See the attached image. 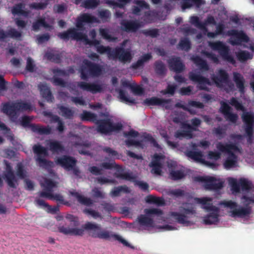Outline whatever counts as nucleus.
<instances>
[{"label":"nucleus","mask_w":254,"mask_h":254,"mask_svg":"<svg viewBox=\"0 0 254 254\" xmlns=\"http://www.w3.org/2000/svg\"><path fill=\"white\" fill-rule=\"evenodd\" d=\"M39 195L41 197L48 198L50 199H55L60 202L64 201V198L63 196L58 194H53L50 192L41 191L39 192Z\"/></svg>","instance_id":"47"},{"label":"nucleus","mask_w":254,"mask_h":254,"mask_svg":"<svg viewBox=\"0 0 254 254\" xmlns=\"http://www.w3.org/2000/svg\"><path fill=\"white\" fill-rule=\"evenodd\" d=\"M119 97L122 102H128L131 104H135V101L134 99L129 98L127 96L125 91L120 89L119 92Z\"/></svg>","instance_id":"56"},{"label":"nucleus","mask_w":254,"mask_h":254,"mask_svg":"<svg viewBox=\"0 0 254 254\" xmlns=\"http://www.w3.org/2000/svg\"><path fill=\"white\" fill-rule=\"evenodd\" d=\"M192 130L189 129H186L182 131H177L175 133V137L177 138L181 137H187L188 138H191L193 137Z\"/></svg>","instance_id":"57"},{"label":"nucleus","mask_w":254,"mask_h":254,"mask_svg":"<svg viewBox=\"0 0 254 254\" xmlns=\"http://www.w3.org/2000/svg\"><path fill=\"white\" fill-rule=\"evenodd\" d=\"M82 229L85 230L88 235L93 238L105 240L114 239L123 244L124 246L133 249L126 240L123 239L120 235L112 231L102 229L100 224L91 222H87L82 226Z\"/></svg>","instance_id":"1"},{"label":"nucleus","mask_w":254,"mask_h":254,"mask_svg":"<svg viewBox=\"0 0 254 254\" xmlns=\"http://www.w3.org/2000/svg\"><path fill=\"white\" fill-rule=\"evenodd\" d=\"M229 78L228 73L223 69H219L217 72V75L213 74L211 76V80L217 87H221L223 83L228 82Z\"/></svg>","instance_id":"28"},{"label":"nucleus","mask_w":254,"mask_h":254,"mask_svg":"<svg viewBox=\"0 0 254 254\" xmlns=\"http://www.w3.org/2000/svg\"><path fill=\"white\" fill-rule=\"evenodd\" d=\"M190 20L191 23L198 28L202 30L207 31V28L205 25V24H203V22H200L197 16H192L190 17Z\"/></svg>","instance_id":"54"},{"label":"nucleus","mask_w":254,"mask_h":254,"mask_svg":"<svg viewBox=\"0 0 254 254\" xmlns=\"http://www.w3.org/2000/svg\"><path fill=\"white\" fill-rule=\"evenodd\" d=\"M41 27L47 28H50L51 26L45 21L44 18H40L32 24V29L35 31H38Z\"/></svg>","instance_id":"51"},{"label":"nucleus","mask_w":254,"mask_h":254,"mask_svg":"<svg viewBox=\"0 0 254 254\" xmlns=\"http://www.w3.org/2000/svg\"><path fill=\"white\" fill-rule=\"evenodd\" d=\"M241 199L243 200V203L245 207H240L237 208L238 204L236 202L232 200H224L221 202L225 207L229 208L231 211V216L235 217L244 218L248 216L251 213L252 207L249 205L254 203V196L248 197L246 195H243Z\"/></svg>","instance_id":"2"},{"label":"nucleus","mask_w":254,"mask_h":254,"mask_svg":"<svg viewBox=\"0 0 254 254\" xmlns=\"http://www.w3.org/2000/svg\"><path fill=\"white\" fill-rule=\"evenodd\" d=\"M99 166L101 168L97 166H91L89 168L88 170L93 175L98 176L103 174L102 169L111 170L113 168H117V165H116L114 161L103 162L101 163Z\"/></svg>","instance_id":"27"},{"label":"nucleus","mask_w":254,"mask_h":254,"mask_svg":"<svg viewBox=\"0 0 254 254\" xmlns=\"http://www.w3.org/2000/svg\"><path fill=\"white\" fill-rule=\"evenodd\" d=\"M41 186L43 188L42 191L52 193L53 189L56 187V184L51 179H45L44 182L41 183Z\"/></svg>","instance_id":"44"},{"label":"nucleus","mask_w":254,"mask_h":254,"mask_svg":"<svg viewBox=\"0 0 254 254\" xmlns=\"http://www.w3.org/2000/svg\"><path fill=\"white\" fill-rule=\"evenodd\" d=\"M191 60L201 71H207L209 70V67L206 61L199 56H193Z\"/></svg>","instance_id":"33"},{"label":"nucleus","mask_w":254,"mask_h":254,"mask_svg":"<svg viewBox=\"0 0 254 254\" xmlns=\"http://www.w3.org/2000/svg\"><path fill=\"white\" fill-rule=\"evenodd\" d=\"M120 24L122 30L127 33L136 32L141 27V23L136 20H123Z\"/></svg>","instance_id":"25"},{"label":"nucleus","mask_w":254,"mask_h":254,"mask_svg":"<svg viewBox=\"0 0 254 254\" xmlns=\"http://www.w3.org/2000/svg\"><path fill=\"white\" fill-rule=\"evenodd\" d=\"M227 35L233 37L230 41L233 46L240 45L242 42L247 43L249 41V38L243 31L231 29L227 31Z\"/></svg>","instance_id":"18"},{"label":"nucleus","mask_w":254,"mask_h":254,"mask_svg":"<svg viewBox=\"0 0 254 254\" xmlns=\"http://www.w3.org/2000/svg\"><path fill=\"white\" fill-rule=\"evenodd\" d=\"M6 35L7 37H10L13 39H18L22 36L21 32H19L14 28H10L6 31Z\"/></svg>","instance_id":"62"},{"label":"nucleus","mask_w":254,"mask_h":254,"mask_svg":"<svg viewBox=\"0 0 254 254\" xmlns=\"http://www.w3.org/2000/svg\"><path fill=\"white\" fill-rule=\"evenodd\" d=\"M170 69L176 73L183 71L185 68L180 57H173L168 61Z\"/></svg>","instance_id":"29"},{"label":"nucleus","mask_w":254,"mask_h":254,"mask_svg":"<svg viewBox=\"0 0 254 254\" xmlns=\"http://www.w3.org/2000/svg\"><path fill=\"white\" fill-rule=\"evenodd\" d=\"M112 50L109 46H104L103 45L96 46V51L98 53L100 54L106 53L110 58H112Z\"/></svg>","instance_id":"53"},{"label":"nucleus","mask_w":254,"mask_h":254,"mask_svg":"<svg viewBox=\"0 0 254 254\" xmlns=\"http://www.w3.org/2000/svg\"><path fill=\"white\" fill-rule=\"evenodd\" d=\"M154 70L159 76H164L167 72L165 64L160 60L156 61L154 64Z\"/></svg>","instance_id":"40"},{"label":"nucleus","mask_w":254,"mask_h":254,"mask_svg":"<svg viewBox=\"0 0 254 254\" xmlns=\"http://www.w3.org/2000/svg\"><path fill=\"white\" fill-rule=\"evenodd\" d=\"M48 148L40 144H35L33 146V151L36 155V161L39 166L43 168L50 169L53 167L54 163L44 158L48 156Z\"/></svg>","instance_id":"10"},{"label":"nucleus","mask_w":254,"mask_h":254,"mask_svg":"<svg viewBox=\"0 0 254 254\" xmlns=\"http://www.w3.org/2000/svg\"><path fill=\"white\" fill-rule=\"evenodd\" d=\"M112 58L118 59L122 63L130 62L132 59L131 50L130 48L116 47L112 50Z\"/></svg>","instance_id":"13"},{"label":"nucleus","mask_w":254,"mask_h":254,"mask_svg":"<svg viewBox=\"0 0 254 254\" xmlns=\"http://www.w3.org/2000/svg\"><path fill=\"white\" fill-rule=\"evenodd\" d=\"M171 102V99H163L157 97H152L145 99L143 103L148 106H159L167 110L170 108V104Z\"/></svg>","instance_id":"21"},{"label":"nucleus","mask_w":254,"mask_h":254,"mask_svg":"<svg viewBox=\"0 0 254 254\" xmlns=\"http://www.w3.org/2000/svg\"><path fill=\"white\" fill-rule=\"evenodd\" d=\"M189 78L192 81L197 83V87L199 90L209 91L207 85H211V83L208 78L192 72H190Z\"/></svg>","instance_id":"19"},{"label":"nucleus","mask_w":254,"mask_h":254,"mask_svg":"<svg viewBox=\"0 0 254 254\" xmlns=\"http://www.w3.org/2000/svg\"><path fill=\"white\" fill-rule=\"evenodd\" d=\"M231 110V107L228 104L224 102H221L220 112L227 121L234 124L236 123L238 116L236 114L232 113Z\"/></svg>","instance_id":"26"},{"label":"nucleus","mask_w":254,"mask_h":254,"mask_svg":"<svg viewBox=\"0 0 254 254\" xmlns=\"http://www.w3.org/2000/svg\"><path fill=\"white\" fill-rule=\"evenodd\" d=\"M185 154L187 157L196 162H203L204 161V160L202 159L203 154L201 151L189 150L187 151Z\"/></svg>","instance_id":"43"},{"label":"nucleus","mask_w":254,"mask_h":254,"mask_svg":"<svg viewBox=\"0 0 254 254\" xmlns=\"http://www.w3.org/2000/svg\"><path fill=\"white\" fill-rule=\"evenodd\" d=\"M59 110V114L61 116L67 119H72L74 112L68 107L61 105H58L57 106Z\"/></svg>","instance_id":"38"},{"label":"nucleus","mask_w":254,"mask_h":254,"mask_svg":"<svg viewBox=\"0 0 254 254\" xmlns=\"http://www.w3.org/2000/svg\"><path fill=\"white\" fill-rule=\"evenodd\" d=\"M229 183L234 192H240V187L243 190L245 191H249L252 189V183L245 178H241L238 183L235 179L231 178L229 179Z\"/></svg>","instance_id":"17"},{"label":"nucleus","mask_w":254,"mask_h":254,"mask_svg":"<svg viewBox=\"0 0 254 254\" xmlns=\"http://www.w3.org/2000/svg\"><path fill=\"white\" fill-rule=\"evenodd\" d=\"M58 36L61 39L64 40H68L69 38L77 41L83 40L86 44L94 46L96 48V46H99L100 44V41L97 39L92 40L88 39L86 35L82 32H77L75 28H70L66 31L59 33Z\"/></svg>","instance_id":"7"},{"label":"nucleus","mask_w":254,"mask_h":254,"mask_svg":"<svg viewBox=\"0 0 254 254\" xmlns=\"http://www.w3.org/2000/svg\"><path fill=\"white\" fill-rule=\"evenodd\" d=\"M117 178L122 179L123 180H127L135 182L136 177L133 176L131 173H120L117 175Z\"/></svg>","instance_id":"63"},{"label":"nucleus","mask_w":254,"mask_h":254,"mask_svg":"<svg viewBox=\"0 0 254 254\" xmlns=\"http://www.w3.org/2000/svg\"><path fill=\"white\" fill-rule=\"evenodd\" d=\"M233 80L236 83L237 87L239 89V91L241 93H244L245 90V79L243 75L238 72H234Z\"/></svg>","instance_id":"37"},{"label":"nucleus","mask_w":254,"mask_h":254,"mask_svg":"<svg viewBox=\"0 0 254 254\" xmlns=\"http://www.w3.org/2000/svg\"><path fill=\"white\" fill-rule=\"evenodd\" d=\"M97 21V18L94 16L88 13H83L77 17L75 26L78 30H83L85 23H93Z\"/></svg>","instance_id":"23"},{"label":"nucleus","mask_w":254,"mask_h":254,"mask_svg":"<svg viewBox=\"0 0 254 254\" xmlns=\"http://www.w3.org/2000/svg\"><path fill=\"white\" fill-rule=\"evenodd\" d=\"M103 68L102 65L87 59L83 61L79 68L80 77L84 80L90 77H98L103 74Z\"/></svg>","instance_id":"4"},{"label":"nucleus","mask_w":254,"mask_h":254,"mask_svg":"<svg viewBox=\"0 0 254 254\" xmlns=\"http://www.w3.org/2000/svg\"><path fill=\"white\" fill-rule=\"evenodd\" d=\"M31 110L30 103L17 100L15 102L3 104L2 111L11 119H15L18 112Z\"/></svg>","instance_id":"5"},{"label":"nucleus","mask_w":254,"mask_h":254,"mask_svg":"<svg viewBox=\"0 0 254 254\" xmlns=\"http://www.w3.org/2000/svg\"><path fill=\"white\" fill-rule=\"evenodd\" d=\"M48 149L53 154H59L64 150V147L59 141L55 140H48L47 141Z\"/></svg>","instance_id":"30"},{"label":"nucleus","mask_w":254,"mask_h":254,"mask_svg":"<svg viewBox=\"0 0 254 254\" xmlns=\"http://www.w3.org/2000/svg\"><path fill=\"white\" fill-rule=\"evenodd\" d=\"M96 125L97 131L106 135L113 132H118L122 130L123 127L121 123H114L110 119L98 120Z\"/></svg>","instance_id":"9"},{"label":"nucleus","mask_w":254,"mask_h":254,"mask_svg":"<svg viewBox=\"0 0 254 254\" xmlns=\"http://www.w3.org/2000/svg\"><path fill=\"white\" fill-rule=\"evenodd\" d=\"M100 35L104 39L109 42H114L117 39V38L112 36L109 34V29L107 28H100L99 30Z\"/></svg>","instance_id":"52"},{"label":"nucleus","mask_w":254,"mask_h":254,"mask_svg":"<svg viewBox=\"0 0 254 254\" xmlns=\"http://www.w3.org/2000/svg\"><path fill=\"white\" fill-rule=\"evenodd\" d=\"M77 161L73 157L68 155H63L58 157L55 163L57 165H60L67 171H70L72 167L76 165Z\"/></svg>","instance_id":"22"},{"label":"nucleus","mask_w":254,"mask_h":254,"mask_svg":"<svg viewBox=\"0 0 254 254\" xmlns=\"http://www.w3.org/2000/svg\"><path fill=\"white\" fill-rule=\"evenodd\" d=\"M180 211L181 212H171V216L179 224L188 225L190 224V221L188 220L189 216L194 215L196 213L195 210L193 208L182 207Z\"/></svg>","instance_id":"15"},{"label":"nucleus","mask_w":254,"mask_h":254,"mask_svg":"<svg viewBox=\"0 0 254 254\" xmlns=\"http://www.w3.org/2000/svg\"><path fill=\"white\" fill-rule=\"evenodd\" d=\"M98 15L104 22L109 21L111 17V13L108 9L102 10L99 11Z\"/></svg>","instance_id":"61"},{"label":"nucleus","mask_w":254,"mask_h":254,"mask_svg":"<svg viewBox=\"0 0 254 254\" xmlns=\"http://www.w3.org/2000/svg\"><path fill=\"white\" fill-rule=\"evenodd\" d=\"M213 134L216 135L219 139L224 137L226 134V129L220 127H215L212 130Z\"/></svg>","instance_id":"64"},{"label":"nucleus","mask_w":254,"mask_h":254,"mask_svg":"<svg viewBox=\"0 0 254 254\" xmlns=\"http://www.w3.org/2000/svg\"><path fill=\"white\" fill-rule=\"evenodd\" d=\"M137 6H133L132 8V13L136 15H139L141 8L149 9V5L143 0H137L135 2Z\"/></svg>","instance_id":"41"},{"label":"nucleus","mask_w":254,"mask_h":254,"mask_svg":"<svg viewBox=\"0 0 254 254\" xmlns=\"http://www.w3.org/2000/svg\"><path fill=\"white\" fill-rule=\"evenodd\" d=\"M141 33L145 36L151 38H156L159 35V30L156 28L143 30Z\"/></svg>","instance_id":"59"},{"label":"nucleus","mask_w":254,"mask_h":254,"mask_svg":"<svg viewBox=\"0 0 254 254\" xmlns=\"http://www.w3.org/2000/svg\"><path fill=\"white\" fill-rule=\"evenodd\" d=\"M129 192V189L126 185H123L114 187L110 191V195L112 197H114L120 196L122 193H128Z\"/></svg>","instance_id":"36"},{"label":"nucleus","mask_w":254,"mask_h":254,"mask_svg":"<svg viewBox=\"0 0 254 254\" xmlns=\"http://www.w3.org/2000/svg\"><path fill=\"white\" fill-rule=\"evenodd\" d=\"M191 46L190 40L188 38H184L180 40L177 48L188 52L191 49Z\"/></svg>","instance_id":"50"},{"label":"nucleus","mask_w":254,"mask_h":254,"mask_svg":"<svg viewBox=\"0 0 254 254\" xmlns=\"http://www.w3.org/2000/svg\"><path fill=\"white\" fill-rule=\"evenodd\" d=\"M238 60L241 63L253 59V55L247 51H241L236 54Z\"/></svg>","instance_id":"49"},{"label":"nucleus","mask_w":254,"mask_h":254,"mask_svg":"<svg viewBox=\"0 0 254 254\" xmlns=\"http://www.w3.org/2000/svg\"><path fill=\"white\" fill-rule=\"evenodd\" d=\"M209 45L211 48L218 51L223 59L228 62L234 64L235 60L234 58L229 54V49L222 42L217 41L210 43Z\"/></svg>","instance_id":"16"},{"label":"nucleus","mask_w":254,"mask_h":254,"mask_svg":"<svg viewBox=\"0 0 254 254\" xmlns=\"http://www.w3.org/2000/svg\"><path fill=\"white\" fill-rule=\"evenodd\" d=\"M195 200L197 202L202 204V208L205 209L206 211L208 210H216V206H214L212 203H209L212 200V198L210 197H202V198H196Z\"/></svg>","instance_id":"35"},{"label":"nucleus","mask_w":254,"mask_h":254,"mask_svg":"<svg viewBox=\"0 0 254 254\" xmlns=\"http://www.w3.org/2000/svg\"><path fill=\"white\" fill-rule=\"evenodd\" d=\"M216 148L219 151L228 154V157L224 163V167L229 169L235 167L237 163V157L232 150L238 151L239 150L238 147L233 143L224 144L222 142H218L216 144Z\"/></svg>","instance_id":"8"},{"label":"nucleus","mask_w":254,"mask_h":254,"mask_svg":"<svg viewBox=\"0 0 254 254\" xmlns=\"http://www.w3.org/2000/svg\"><path fill=\"white\" fill-rule=\"evenodd\" d=\"M99 3V0H84L82 2V6L87 9L94 8L96 7Z\"/></svg>","instance_id":"58"},{"label":"nucleus","mask_w":254,"mask_h":254,"mask_svg":"<svg viewBox=\"0 0 254 254\" xmlns=\"http://www.w3.org/2000/svg\"><path fill=\"white\" fill-rule=\"evenodd\" d=\"M130 1L131 0H117V1L114 0H104L106 4L120 8H124L126 5L130 2Z\"/></svg>","instance_id":"46"},{"label":"nucleus","mask_w":254,"mask_h":254,"mask_svg":"<svg viewBox=\"0 0 254 254\" xmlns=\"http://www.w3.org/2000/svg\"><path fill=\"white\" fill-rule=\"evenodd\" d=\"M23 4L21 3H18L14 5L12 9L11 12L13 15H22L27 16L28 12L23 9Z\"/></svg>","instance_id":"48"},{"label":"nucleus","mask_w":254,"mask_h":254,"mask_svg":"<svg viewBox=\"0 0 254 254\" xmlns=\"http://www.w3.org/2000/svg\"><path fill=\"white\" fill-rule=\"evenodd\" d=\"M71 194L76 197L78 201L81 204L89 206L93 204V200L91 198L85 197L77 192H71Z\"/></svg>","instance_id":"39"},{"label":"nucleus","mask_w":254,"mask_h":254,"mask_svg":"<svg viewBox=\"0 0 254 254\" xmlns=\"http://www.w3.org/2000/svg\"><path fill=\"white\" fill-rule=\"evenodd\" d=\"M38 87L43 98H45L48 102H53L54 100V97L50 88L44 84H39Z\"/></svg>","instance_id":"32"},{"label":"nucleus","mask_w":254,"mask_h":254,"mask_svg":"<svg viewBox=\"0 0 254 254\" xmlns=\"http://www.w3.org/2000/svg\"><path fill=\"white\" fill-rule=\"evenodd\" d=\"M152 58L151 53H147L143 55L135 63H133L131 68L133 69H137L144 65L145 63L148 62Z\"/></svg>","instance_id":"34"},{"label":"nucleus","mask_w":254,"mask_h":254,"mask_svg":"<svg viewBox=\"0 0 254 254\" xmlns=\"http://www.w3.org/2000/svg\"><path fill=\"white\" fill-rule=\"evenodd\" d=\"M207 211H211L204 217L203 221L206 225L215 224L219 221V209L216 207L215 210H208Z\"/></svg>","instance_id":"31"},{"label":"nucleus","mask_w":254,"mask_h":254,"mask_svg":"<svg viewBox=\"0 0 254 254\" xmlns=\"http://www.w3.org/2000/svg\"><path fill=\"white\" fill-rule=\"evenodd\" d=\"M229 103L232 106L235 107L236 110L243 112L242 115V119L245 125V130L248 137V141L251 143L254 134V114L251 112L245 111V107L235 97H232L230 99Z\"/></svg>","instance_id":"3"},{"label":"nucleus","mask_w":254,"mask_h":254,"mask_svg":"<svg viewBox=\"0 0 254 254\" xmlns=\"http://www.w3.org/2000/svg\"><path fill=\"white\" fill-rule=\"evenodd\" d=\"M195 180L204 183V187L207 190H218L223 187L224 182L213 177H197Z\"/></svg>","instance_id":"12"},{"label":"nucleus","mask_w":254,"mask_h":254,"mask_svg":"<svg viewBox=\"0 0 254 254\" xmlns=\"http://www.w3.org/2000/svg\"><path fill=\"white\" fill-rule=\"evenodd\" d=\"M47 58L55 63L59 64L61 62V55L59 53H54L52 52H48L46 54Z\"/></svg>","instance_id":"55"},{"label":"nucleus","mask_w":254,"mask_h":254,"mask_svg":"<svg viewBox=\"0 0 254 254\" xmlns=\"http://www.w3.org/2000/svg\"><path fill=\"white\" fill-rule=\"evenodd\" d=\"M170 176L173 180L177 181L183 178L185 175L181 170H172L170 172Z\"/></svg>","instance_id":"60"},{"label":"nucleus","mask_w":254,"mask_h":254,"mask_svg":"<svg viewBox=\"0 0 254 254\" xmlns=\"http://www.w3.org/2000/svg\"><path fill=\"white\" fill-rule=\"evenodd\" d=\"M31 119L29 116H24L22 117L21 124L24 127H30L31 130L39 134H49L51 133V129L49 127H43L38 125L30 124Z\"/></svg>","instance_id":"14"},{"label":"nucleus","mask_w":254,"mask_h":254,"mask_svg":"<svg viewBox=\"0 0 254 254\" xmlns=\"http://www.w3.org/2000/svg\"><path fill=\"white\" fill-rule=\"evenodd\" d=\"M144 213L146 215H140L137 217V220L140 226L146 227H151L153 224V220L149 216H160L163 214V211L158 208H146Z\"/></svg>","instance_id":"11"},{"label":"nucleus","mask_w":254,"mask_h":254,"mask_svg":"<svg viewBox=\"0 0 254 254\" xmlns=\"http://www.w3.org/2000/svg\"><path fill=\"white\" fill-rule=\"evenodd\" d=\"M80 117L82 121H89L95 124L98 120L97 115L87 111H83L82 113L80 114Z\"/></svg>","instance_id":"42"},{"label":"nucleus","mask_w":254,"mask_h":254,"mask_svg":"<svg viewBox=\"0 0 254 254\" xmlns=\"http://www.w3.org/2000/svg\"><path fill=\"white\" fill-rule=\"evenodd\" d=\"M78 87L83 91L89 92L93 94L98 93H101L103 91V87L102 85L95 83H89L84 81H79L77 82Z\"/></svg>","instance_id":"20"},{"label":"nucleus","mask_w":254,"mask_h":254,"mask_svg":"<svg viewBox=\"0 0 254 254\" xmlns=\"http://www.w3.org/2000/svg\"><path fill=\"white\" fill-rule=\"evenodd\" d=\"M4 178L7 185L10 188L16 189L18 186V180L15 176L11 166L9 164H6V172L4 174Z\"/></svg>","instance_id":"24"},{"label":"nucleus","mask_w":254,"mask_h":254,"mask_svg":"<svg viewBox=\"0 0 254 254\" xmlns=\"http://www.w3.org/2000/svg\"><path fill=\"white\" fill-rule=\"evenodd\" d=\"M65 218L67 220L65 225L59 226V231L65 235L82 236L84 234V230L75 227L78 224L75 217L71 214H67Z\"/></svg>","instance_id":"6"},{"label":"nucleus","mask_w":254,"mask_h":254,"mask_svg":"<svg viewBox=\"0 0 254 254\" xmlns=\"http://www.w3.org/2000/svg\"><path fill=\"white\" fill-rule=\"evenodd\" d=\"M191 125L187 124L184 123L183 124V127L184 129H189L193 131L197 130V127H199L201 123V120L197 118H194L191 120Z\"/></svg>","instance_id":"45"}]
</instances>
